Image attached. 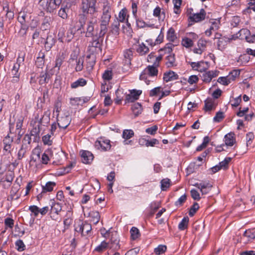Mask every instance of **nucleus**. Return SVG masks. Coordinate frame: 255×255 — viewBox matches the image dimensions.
I'll return each instance as SVG.
<instances>
[{"instance_id":"nucleus-48","label":"nucleus","mask_w":255,"mask_h":255,"mask_svg":"<svg viewBox=\"0 0 255 255\" xmlns=\"http://www.w3.org/2000/svg\"><path fill=\"white\" fill-rule=\"evenodd\" d=\"M102 78L105 81H109L113 78V72L112 70H106L102 75Z\"/></svg>"},{"instance_id":"nucleus-5","label":"nucleus","mask_w":255,"mask_h":255,"mask_svg":"<svg viewBox=\"0 0 255 255\" xmlns=\"http://www.w3.org/2000/svg\"><path fill=\"white\" fill-rule=\"evenodd\" d=\"M75 230L80 233L83 236L90 235L91 233L92 226L88 222L79 221L75 225Z\"/></svg>"},{"instance_id":"nucleus-14","label":"nucleus","mask_w":255,"mask_h":255,"mask_svg":"<svg viewBox=\"0 0 255 255\" xmlns=\"http://www.w3.org/2000/svg\"><path fill=\"white\" fill-rule=\"evenodd\" d=\"M95 146L98 149L106 151L109 150L111 146L109 140L101 138L95 142Z\"/></svg>"},{"instance_id":"nucleus-13","label":"nucleus","mask_w":255,"mask_h":255,"mask_svg":"<svg viewBox=\"0 0 255 255\" xmlns=\"http://www.w3.org/2000/svg\"><path fill=\"white\" fill-rule=\"evenodd\" d=\"M200 189L202 194H206L211 191L212 184L208 181H202L200 183H196L194 185Z\"/></svg>"},{"instance_id":"nucleus-15","label":"nucleus","mask_w":255,"mask_h":255,"mask_svg":"<svg viewBox=\"0 0 255 255\" xmlns=\"http://www.w3.org/2000/svg\"><path fill=\"white\" fill-rule=\"evenodd\" d=\"M141 90H132L130 91V94H127L125 99L126 103L133 102L138 99L139 96L141 95Z\"/></svg>"},{"instance_id":"nucleus-32","label":"nucleus","mask_w":255,"mask_h":255,"mask_svg":"<svg viewBox=\"0 0 255 255\" xmlns=\"http://www.w3.org/2000/svg\"><path fill=\"white\" fill-rule=\"evenodd\" d=\"M86 84L87 81L85 79L83 78H79L71 84V87L72 89H76L79 87H83Z\"/></svg>"},{"instance_id":"nucleus-51","label":"nucleus","mask_w":255,"mask_h":255,"mask_svg":"<svg viewBox=\"0 0 255 255\" xmlns=\"http://www.w3.org/2000/svg\"><path fill=\"white\" fill-rule=\"evenodd\" d=\"M134 18L136 20V25L139 28H143L146 26L152 27H153V25H148V24H146V23L143 20H142L140 18H138L137 16H136V17Z\"/></svg>"},{"instance_id":"nucleus-12","label":"nucleus","mask_w":255,"mask_h":255,"mask_svg":"<svg viewBox=\"0 0 255 255\" xmlns=\"http://www.w3.org/2000/svg\"><path fill=\"white\" fill-rule=\"evenodd\" d=\"M3 150L8 153L11 154L13 149V138L8 134L2 140Z\"/></svg>"},{"instance_id":"nucleus-27","label":"nucleus","mask_w":255,"mask_h":255,"mask_svg":"<svg viewBox=\"0 0 255 255\" xmlns=\"http://www.w3.org/2000/svg\"><path fill=\"white\" fill-rule=\"evenodd\" d=\"M56 186L54 182L49 181L45 185L42 186V193L50 192L53 191L54 187Z\"/></svg>"},{"instance_id":"nucleus-16","label":"nucleus","mask_w":255,"mask_h":255,"mask_svg":"<svg viewBox=\"0 0 255 255\" xmlns=\"http://www.w3.org/2000/svg\"><path fill=\"white\" fill-rule=\"evenodd\" d=\"M24 60V57L23 56H20L19 55L17 58L16 63H15L11 69V74L12 75L20 76L19 72V67L21 64L23 63Z\"/></svg>"},{"instance_id":"nucleus-3","label":"nucleus","mask_w":255,"mask_h":255,"mask_svg":"<svg viewBox=\"0 0 255 255\" xmlns=\"http://www.w3.org/2000/svg\"><path fill=\"white\" fill-rule=\"evenodd\" d=\"M14 177V173L12 170H7L3 173H0V185L3 188L7 189L11 185Z\"/></svg>"},{"instance_id":"nucleus-25","label":"nucleus","mask_w":255,"mask_h":255,"mask_svg":"<svg viewBox=\"0 0 255 255\" xmlns=\"http://www.w3.org/2000/svg\"><path fill=\"white\" fill-rule=\"evenodd\" d=\"M178 78V75L173 71H169L164 74L163 80L168 82L169 81L176 80Z\"/></svg>"},{"instance_id":"nucleus-28","label":"nucleus","mask_w":255,"mask_h":255,"mask_svg":"<svg viewBox=\"0 0 255 255\" xmlns=\"http://www.w3.org/2000/svg\"><path fill=\"white\" fill-rule=\"evenodd\" d=\"M224 141L226 145L233 146L235 142L234 134L232 133L227 134L224 137Z\"/></svg>"},{"instance_id":"nucleus-26","label":"nucleus","mask_w":255,"mask_h":255,"mask_svg":"<svg viewBox=\"0 0 255 255\" xmlns=\"http://www.w3.org/2000/svg\"><path fill=\"white\" fill-rule=\"evenodd\" d=\"M128 10L126 8H123L119 13L118 17L116 19L120 22H124L128 18Z\"/></svg>"},{"instance_id":"nucleus-61","label":"nucleus","mask_w":255,"mask_h":255,"mask_svg":"<svg viewBox=\"0 0 255 255\" xmlns=\"http://www.w3.org/2000/svg\"><path fill=\"white\" fill-rule=\"evenodd\" d=\"M76 66L75 70L76 71L79 72L82 70L83 68V60L82 58H79L76 61Z\"/></svg>"},{"instance_id":"nucleus-41","label":"nucleus","mask_w":255,"mask_h":255,"mask_svg":"<svg viewBox=\"0 0 255 255\" xmlns=\"http://www.w3.org/2000/svg\"><path fill=\"white\" fill-rule=\"evenodd\" d=\"M193 41L189 37H184L182 38L181 44L186 48H190L193 46Z\"/></svg>"},{"instance_id":"nucleus-50","label":"nucleus","mask_w":255,"mask_h":255,"mask_svg":"<svg viewBox=\"0 0 255 255\" xmlns=\"http://www.w3.org/2000/svg\"><path fill=\"white\" fill-rule=\"evenodd\" d=\"M40 159V152L39 149H35L33 150L32 155L31 157L30 162H36L37 160Z\"/></svg>"},{"instance_id":"nucleus-6","label":"nucleus","mask_w":255,"mask_h":255,"mask_svg":"<svg viewBox=\"0 0 255 255\" xmlns=\"http://www.w3.org/2000/svg\"><path fill=\"white\" fill-rule=\"evenodd\" d=\"M62 210V206L60 203L52 202L51 206L50 216L51 218L55 221H60L61 218L59 216Z\"/></svg>"},{"instance_id":"nucleus-34","label":"nucleus","mask_w":255,"mask_h":255,"mask_svg":"<svg viewBox=\"0 0 255 255\" xmlns=\"http://www.w3.org/2000/svg\"><path fill=\"white\" fill-rule=\"evenodd\" d=\"M69 10V8L68 7L67 5L65 6L62 5V7L58 11V14L62 18L66 19L68 17L67 13L68 12Z\"/></svg>"},{"instance_id":"nucleus-18","label":"nucleus","mask_w":255,"mask_h":255,"mask_svg":"<svg viewBox=\"0 0 255 255\" xmlns=\"http://www.w3.org/2000/svg\"><path fill=\"white\" fill-rule=\"evenodd\" d=\"M70 123L71 118L68 116L59 117L57 120V124L59 128L65 129Z\"/></svg>"},{"instance_id":"nucleus-36","label":"nucleus","mask_w":255,"mask_h":255,"mask_svg":"<svg viewBox=\"0 0 255 255\" xmlns=\"http://www.w3.org/2000/svg\"><path fill=\"white\" fill-rule=\"evenodd\" d=\"M167 39L169 41L174 42L177 38L175 30L173 28L170 27L167 33Z\"/></svg>"},{"instance_id":"nucleus-8","label":"nucleus","mask_w":255,"mask_h":255,"mask_svg":"<svg viewBox=\"0 0 255 255\" xmlns=\"http://www.w3.org/2000/svg\"><path fill=\"white\" fill-rule=\"evenodd\" d=\"M206 15L205 10L202 8L199 12L191 13L189 14V19L193 22H199L205 19Z\"/></svg>"},{"instance_id":"nucleus-47","label":"nucleus","mask_w":255,"mask_h":255,"mask_svg":"<svg viewBox=\"0 0 255 255\" xmlns=\"http://www.w3.org/2000/svg\"><path fill=\"white\" fill-rule=\"evenodd\" d=\"M3 10L5 12H6V14H5L6 18H8V19L9 20L12 19L13 18L14 12L10 10L9 9V7H8L7 4H6L5 6H3Z\"/></svg>"},{"instance_id":"nucleus-60","label":"nucleus","mask_w":255,"mask_h":255,"mask_svg":"<svg viewBox=\"0 0 255 255\" xmlns=\"http://www.w3.org/2000/svg\"><path fill=\"white\" fill-rule=\"evenodd\" d=\"M133 51L131 49H127L124 52V57L127 59L128 62H130L131 59L132 57Z\"/></svg>"},{"instance_id":"nucleus-62","label":"nucleus","mask_w":255,"mask_h":255,"mask_svg":"<svg viewBox=\"0 0 255 255\" xmlns=\"http://www.w3.org/2000/svg\"><path fill=\"white\" fill-rule=\"evenodd\" d=\"M4 224L6 229L7 227L12 229L14 226V220L10 218H6L4 219Z\"/></svg>"},{"instance_id":"nucleus-40","label":"nucleus","mask_w":255,"mask_h":255,"mask_svg":"<svg viewBox=\"0 0 255 255\" xmlns=\"http://www.w3.org/2000/svg\"><path fill=\"white\" fill-rule=\"evenodd\" d=\"M111 246L110 242L107 243L105 241H103L100 245H99L98 246H97L96 249L95 251L101 252L104 250H105L108 248H110V246Z\"/></svg>"},{"instance_id":"nucleus-17","label":"nucleus","mask_w":255,"mask_h":255,"mask_svg":"<svg viewBox=\"0 0 255 255\" xmlns=\"http://www.w3.org/2000/svg\"><path fill=\"white\" fill-rule=\"evenodd\" d=\"M80 153L83 163L90 164L92 162L94 159V155L91 152L83 150L80 151Z\"/></svg>"},{"instance_id":"nucleus-49","label":"nucleus","mask_w":255,"mask_h":255,"mask_svg":"<svg viewBox=\"0 0 255 255\" xmlns=\"http://www.w3.org/2000/svg\"><path fill=\"white\" fill-rule=\"evenodd\" d=\"M204 64V62L203 61H200L198 62H191L190 65L194 70L201 71L203 70L202 68V65Z\"/></svg>"},{"instance_id":"nucleus-23","label":"nucleus","mask_w":255,"mask_h":255,"mask_svg":"<svg viewBox=\"0 0 255 255\" xmlns=\"http://www.w3.org/2000/svg\"><path fill=\"white\" fill-rule=\"evenodd\" d=\"M100 37L99 36V37L95 36L93 38L92 41L91 42V45L90 46V50L94 51V50H92V49L95 48V51H101V44L99 40Z\"/></svg>"},{"instance_id":"nucleus-56","label":"nucleus","mask_w":255,"mask_h":255,"mask_svg":"<svg viewBox=\"0 0 255 255\" xmlns=\"http://www.w3.org/2000/svg\"><path fill=\"white\" fill-rule=\"evenodd\" d=\"M15 246L16 249L19 252H22L25 250V246L23 241L21 240H18L15 242Z\"/></svg>"},{"instance_id":"nucleus-63","label":"nucleus","mask_w":255,"mask_h":255,"mask_svg":"<svg viewBox=\"0 0 255 255\" xmlns=\"http://www.w3.org/2000/svg\"><path fill=\"white\" fill-rule=\"evenodd\" d=\"M207 43V41L204 39L201 38L198 41V47L204 51L206 48Z\"/></svg>"},{"instance_id":"nucleus-1","label":"nucleus","mask_w":255,"mask_h":255,"mask_svg":"<svg viewBox=\"0 0 255 255\" xmlns=\"http://www.w3.org/2000/svg\"><path fill=\"white\" fill-rule=\"evenodd\" d=\"M111 8L109 6L103 7V13L101 15L100 22V37H104L108 30V26L111 18Z\"/></svg>"},{"instance_id":"nucleus-35","label":"nucleus","mask_w":255,"mask_h":255,"mask_svg":"<svg viewBox=\"0 0 255 255\" xmlns=\"http://www.w3.org/2000/svg\"><path fill=\"white\" fill-rule=\"evenodd\" d=\"M120 22L117 19H115L111 25V32L115 34H118L120 30Z\"/></svg>"},{"instance_id":"nucleus-38","label":"nucleus","mask_w":255,"mask_h":255,"mask_svg":"<svg viewBox=\"0 0 255 255\" xmlns=\"http://www.w3.org/2000/svg\"><path fill=\"white\" fill-rule=\"evenodd\" d=\"M161 189L162 191H166L171 186V181L168 178H164L161 180Z\"/></svg>"},{"instance_id":"nucleus-53","label":"nucleus","mask_w":255,"mask_h":255,"mask_svg":"<svg viewBox=\"0 0 255 255\" xmlns=\"http://www.w3.org/2000/svg\"><path fill=\"white\" fill-rule=\"evenodd\" d=\"M231 160H232V158L226 157L225 158V159L223 161L220 162L219 163V165L220 167L221 168V169H227L228 167V164H229V162L231 161Z\"/></svg>"},{"instance_id":"nucleus-52","label":"nucleus","mask_w":255,"mask_h":255,"mask_svg":"<svg viewBox=\"0 0 255 255\" xmlns=\"http://www.w3.org/2000/svg\"><path fill=\"white\" fill-rule=\"evenodd\" d=\"M131 238L134 240L139 237V232L138 229L136 227H132L130 231Z\"/></svg>"},{"instance_id":"nucleus-59","label":"nucleus","mask_w":255,"mask_h":255,"mask_svg":"<svg viewBox=\"0 0 255 255\" xmlns=\"http://www.w3.org/2000/svg\"><path fill=\"white\" fill-rule=\"evenodd\" d=\"M199 206L197 203H194L190 208L189 212V215L192 217L194 215L196 211L198 210Z\"/></svg>"},{"instance_id":"nucleus-7","label":"nucleus","mask_w":255,"mask_h":255,"mask_svg":"<svg viewBox=\"0 0 255 255\" xmlns=\"http://www.w3.org/2000/svg\"><path fill=\"white\" fill-rule=\"evenodd\" d=\"M96 0H82V9L84 12L94 14L96 11L95 3Z\"/></svg>"},{"instance_id":"nucleus-29","label":"nucleus","mask_w":255,"mask_h":255,"mask_svg":"<svg viewBox=\"0 0 255 255\" xmlns=\"http://www.w3.org/2000/svg\"><path fill=\"white\" fill-rule=\"evenodd\" d=\"M239 32L242 34V33L246 35L245 38L247 42L249 43H254L255 42V34L252 35L251 36H248L250 33V31L247 29H242L240 30Z\"/></svg>"},{"instance_id":"nucleus-4","label":"nucleus","mask_w":255,"mask_h":255,"mask_svg":"<svg viewBox=\"0 0 255 255\" xmlns=\"http://www.w3.org/2000/svg\"><path fill=\"white\" fill-rule=\"evenodd\" d=\"M158 70L156 66L154 65L148 66L141 73L140 75V79L145 81L147 85H149L151 81L149 80L150 77H153L157 76Z\"/></svg>"},{"instance_id":"nucleus-24","label":"nucleus","mask_w":255,"mask_h":255,"mask_svg":"<svg viewBox=\"0 0 255 255\" xmlns=\"http://www.w3.org/2000/svg\"><path fill=\"white\" fill-rule=\"evenodd\" d=\"M50 75L46 71H42L39 77V83L40 85L47 83L50 79Z\"/></svg>"},{"instance_id":"nucleus-31","label":"nucleus","mask_w":255,"mask_h":255,"mask_svg":"<svg viewBox=\"0 0 255 255\" xmlns=\"http://www.w3.org/2000/svg\"><path fill=\"white\" fill-rule=\"evenodd\" d=\"M131 110L135 117L138 116L142 111V106L139 103H136L132 105Z\"/></svg>"},{"instance_id":"nucleus-58","label":"nucleus","mask_w":255,"mask_h":255,"mask_svg":"<svg viewBox=\"0 0 255 255\" xmlns=\"http://www.w3.org/2000/svg\"><path fill=\"white\" fill-rule=\"evenodd\" d=\"M166 250V246L165 245H159L154 249V253L157 255L164 253Z\"/></svg>"},{"instance_id":"nucleus-22","label":"nucleus","mask_w":255,"mask_h":255,"mask_svg":"<svg viewBox=\"0 0 255 255\" xmlns=\"http://www.w3.org/2000/svg\"><path fill=\"white\" fill-rule=\"evenodd\" d=\"M218 75V72L217 71H209L203 74L202 78L203 80L206 82H210L213 78L216 77Z\"/></svg>"},{"instance_id":"nucleus-57","label":"nucleus","mask_w":255,"mask_h":255,"mask_svg":"<svg viewBox=\"0 0 255 255\" xmlns=\"http://www.w3.org/2000/svg\"><path fill=\"white\" fill-rule=\"evenodd\" d=\"M134 134L133 131L131 129L124 130L123 133V137L126 139L130 138Z\"/></svg>"},{"instance_id":"nucleus-44","label":"nucleus","mask_w":255,"mask_h":255,"mask_svg":"<svg viewBox=\"0 0 255 255\" xmlns=\"http://www.w3.org/2000/svg\"><path fill=\"white\" fill-rule=\"evenodd\" d=\"M189 220L188 217H184L181 221L179 223L178 225V228L180 230H184L186 229L188 227Z\"/></svg>"},{"instance_id":"nucleus-43","label":"nucleus","mask_w":255,"mask_h":255,"mask_svg":"<svg viewBox=\"0 0 255 255\" xmlns=\"http://www.w3.org/2000/svg\"><path fill=\"white\" fill-rule=\"evenodd\" d=\"M51 21V18L50 16H45L41 24V28L44 30H46L49 27Z\"/></svg>"},{"instance_id":"nucleus-54","label":"nucleus","mask_w":255,"mask_h":255,"mask_svg":"<svg viewBox=\"0 0 255 255\" xmlns=\"http://www.w3.org/2000/svg\"><path fill=\"white\" fill-rule=\"evenodd\" d=\"M227 39L225 37H223L222 38L218 40L217 42L218 48L219 50H222L225 48L227 44Z\"/></svg>"},{"instance_id":"nucleus-21","label":"nucleus","mask_w":255,"mask_h":255,"mask_svg":"<svg viewBox=\"0 0 255 255\" xmlns=\"http://www.w3.org/2000/svg\"><path fill=\"white\" fill-rule=\"evenodd\" d=\"M138 44L136 51L140 55H144L149 52V47L144 42L139 43V39L137 41Z\"/></svg>"},{"instance_id":"nucleus-11","label":"nucleus","mask_w":255,"mask_h":255,"mask_svg":"<svg viewBox=\"0 0 255 255\" xmlns=\"http://www.w3.org/2000/svg\"><path fill=\"white\" fill-rule=\"evenodd\" d=\"M97 23V17L95 15L92 16L89 19L88 22V25L87 27V31L86 32V36L87 37H92L94 29V25Z\"/></svg>"},{"instance_id":"nucleus-39","label":"nucleus","mask_w":255,"mask_h":255,"mask_svg":"<svg viewBox=\"0 0 255 255\" xmlns=\"http://www.w3.org/2000/svg\"><path fill=\"white\" fill-rule=\"evenodd\" d=\"M74 34L75 32H74V30L73 29H69L66 33V35L65 36L62 41L66 42H70L73 38Z\"/></svg>"},{"instance_id":"nucleus-37","label":"nucleus","mask_w":255,"mask_h":255,"mask_svg":"<svg viewBox=\"0 0 255 255\" xmlns=\"http://www.w3.org/2000/svg\"><path fill=\"white\" fill-rule=\"evenodd\" d=\"M89 215L90 218H91V221L93 222L94 224H97L99 222L100 219V215L98 212L91 211Z\"/></svg>"},{"instance_id":"nucleus-42","label":"nucleus","mask_w":255,"mask_h":255,"mask_svg":"<svg viewBox=\"0 0 255 255\" xmlns=\"http://www.w3.org/2000/svg\"><path fill=\"white\" fill-rule=\"evenodd\" d=\"M240 74V70H234L229 73V75L227 76L228 79H229L230 82L231 83L232 81L235 80V79L239 76Z\"/></svg>"},{"instance_id":"nucleus-64","label":"nucleus","mask_w":255,"mask_h":255,"mask_svg":"<svg viewBox=\"0 0 255 255\" xmlns=\"http://www.w3.org/2000/svg\"><path fill=\"white\" fill-rule=\"evenodd\" d=\"M217 81L223 85H228L231 83L227 76L220 77L218 78Z\"/></svg>"},{"instance_id":"nucleus-33","label":"nucleus","mask_w":255,"mask_h":255,"mask_svg":"<svg viewBox=\"0 0 255 255\" xmlns=\"http://www.w3.org/2000/svg\"><path fill=\"white\" fill-rule=\"evenodd\" d=\"M215 107L214 101L211 98L207 99L205 101V106L204 109L205 111H210Z\"/></svg>"},{"instance_id":"nucleus-19","label":"nucleus","mask_w":255,"mask_h":255,"mask_svg":"<svg viewBox=\"0 0 255 255\" xmlns=\"http://www.w3.org/2000/svg\"><path fill=\"white\" fill-rule=\"evenodd\" d=\"M89 100L90 98L88 97L71 98L70 99V104L73 106L82 105Z\"/></svg>"},{"instance_id":"nucleus-2","label":"nucleus","mask_w":255,"mask_h":255,"mask_svg":"<svg viewBox=\"0 0 255 255\" xmlns=\"http://www.w3.org/2000/svg\"><path fill=\"white\" fill-rule=\"evenodd\" d=\"M100 232L102 237L106 239H110V242L111 245L110 249H113L114 250H117L120 249V240L117 232H112L110 229L106 230L105 228L101 229Z\"/></svg>"},{"instance_id":"nucleus-55","label":"nucleus","mask_w":255,"mask_h":255,"mask_svg":"<svg viewBox=\"0 0 255 255\" xmlns=\"http://www.w3.org/2000/svg\"><path fill=\"white\" fill-rule=\"evenodd\" d=\"M244 236L245 237L248 238L249 239V240L255 239V230H246L244 232Z\"/></svg>"},{"instance_id":"nucleus-20","label":"nucleus","mask_w":255,"mask_h":255,"mask_svg":"<svg viewBox=\"0 0 255 255\" xmlns=\"http://www.w3.org/2000/svg\"><path fill=\"white\" fill-rule=\"evenodd\" d=\"M24 120V117L20 115L19 117H18L16 120V131L17 133L18 136L17 139V143H19V142L20 140V138L22 136V133H21V127L23 125V122Z\"/></svg>"},{"instance_id":"nucleus-46","label":"nucleus","mask_w":255,"mask_h":255,"mask_svg":"<svg viewBox=\"0 0 255 255\" xmlns=\"http://www.w3.org/2000/svg\"><path fill=\"white\" fill-rule=\"evenodd\" d=\"M53 136L50 133H48L44 135L42 138V141L44 145H51L52 144V140L51 137Z\"/></svg>"},{"instance_id":"nucleus-30","label":"nucleus","mask_w":255,"mask_h":255,"mask_svg":"<svg viewBox=\"0 0 255 255\" xmlns=\"http://www.w3.org/2000/svg\"><path fill=\"white\" fill-rule=\"evenodd\" d=\"M45 54L44 52L40 51L35 61V64L38 68H42L44 64Z\"/></svg>"},{"instance_id":"nucleus-45","label":"nucleus","mask_w":255,"mask_h":255,"mask_svg":"<svg viewBox=\"0 0 255 255\" xmlns=\"http://www.w3.org/2000/svg\"><path fill=\"white\" fill-rule=\"evenodd\" d=\"M64 59L65 57L63 53L61 55L60 54L57 56L55 60V67L57 68L58 70L60 69V68L62 64Z\"/></svg>"},{"instance_id":"nucleus-9","label":"nucleus","mask_w":255,"mask_h":255,"mask_svg":"<svg viewBox=\"0 0 255 255\" xmlns=\"http://www.w3.org/2000/svg\"><path fill=\"white\" fill-rule=\"evenodd\" d=\"M62 0H48L44 7L47 12H53L61 4Z\"/></svg>"},{"instance_id":"nucleus-10","label":"nucleus","mask_w":255,"mask_h":255,"mask_svg":"<svg viewBox=\"0 0 255 255\" xmlns=\"http://www.w3.org/2000/svg\"><path fill=\"white\" fill-rule=\"evenodd\" d=\"M209 22L211 23V26L205 32V35L208 37H210L213 31L218 30L221 25L220 19H212L210 20Z\"/></svg>"}]
</instances>
